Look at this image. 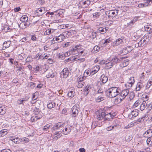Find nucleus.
<instances>
[{"mask_svg":"<svg viewBox=\"0 0 152 152\" xmlns=\"http://www.w3.org/2000/svg\"><path fill=\"white\" fill-rule=\"evenodd\" d=\"M120 99V98H116L115 100V103L116 104H118V103L121 102L123 100H121Z\"/></svg>","mask_w":152,"mask_h":152,"instance_id":"obj_56","label":"nucleus"},{"mask_svg":"<svg viewBox=\"0 0 152 152\" xmlns=\"http://www.w3.org/2000/svg\"><path fill=\"white\" fill-rule=\"evenodd\" d=\"M28 19V17L26 15H23L20 18V21L22 22H27Z\"/></svg>","mask_w":152,"mask_h":152,"instance_id":"obj_38","label":"nucleus"},{"mask_svg":"<svg viewBox=\"0 0 152 152\" xmlns=\"http://www.w3.org/2000/svg\"><path fill=\"white\" fill-rule=\"evenodd\" d=\"M14 142V143L16 144H18L21 142V140L18 137L16 138L13 137L11 139Z\"/></svg>","mask_w":152,"mask_h":152,"instance_id":"obj_27","label":"nucleus"},{"mask_svg":"<svg viewBox=\"0 0 152 152\" xmlns=\"http://www.w3.org/2000/svg\"><path fill=\"white\" fill-rule=\"evenodd\" d=\"M34 114L35 116L31 118V120L33 122L36 121L40 119L42 117V114L40 110L36 113Z\"/></svg>","mask_w":152,"mask_h":152,"instance_id":"obj_5","label":"nucleus"},{"mask_svg":"<svg viewBox=\"0 0 152 152\" xmlns=\"http://www.w3.org/2000/svg\"><path fill=\"white\" fill-rule=\"evenodd\" d=\"M129 93V90L128 89L122 90L121 91L119 92L118 95L121 96L120 99L123 100L126 96H128Z\"/></svg>","mask_w":152,"mask_h":152,"instance_id":"obj_4","label":"nucleus"},{"mask_svg":"<svg viewBox=\"0 0 152 152\" xmlns=\"http://www.w3.org/2000/svg\"><path fill=\"white\" fill-rule=\"evenodd\" d=\"M127 51L126 50L125 47L123 48V50L120 51L121 53H123L124 54H126L128 53L127 52H126Z\"/></svg>","mask_w":152,"mask_h":152,"instance_id":"obj_58","label":"nucleus"},{"mask_svg":"<svg viewBox=\"0 0 152 152\" xmlns=\"http://www.w3.org/2000/svg\"><path fill=\"white\" fill-rule=\"evenodd\" d=\"M90 3V0H82L80 1V4L83 8L88 7Z\"/></svg>","mask_w":152,"mask_h":152,"instance_id":"obj_8","label":"nucleus"},{"mask_svg":"<svg viewBox=\"0 0 152 152\" xmlns=\"http://www.w3.org/2000/svg\"><path fill=\"white\" fill-rule=\"evenodd\" d=\"M108 29L106 28H103V27H101L99 28L98 29V31L102 34L105 33Z\"/></svg>","mask_w":152,"mask_h":152,"instance_id":"obj_28","label":"nucleus"},{"mask_svg":"<svg viewBox=\"0 0 152 152\" xmlns=\"http://www.w3.org/2000/svg\"><path fill=\"white\" fill-rule=\"evenodd\" d=\"M146 43V40L144 39H141L138 43V47L144 46Z\"/></svg>","mask_w":152,"mask_h":152,"instance_id":"obj_32","label":"nucleus"},{"mask_svg":"<svg viewBox=\"0 0 152 152\" xmlns=\"http://www.w3.org/2000/svg\"><path fill=\"white\" fill-rule=\"evenodd\" d=\"M50 54H48L47 53H45L43 54L44 56V60L45 59H48V57L50 56Z\"/></svg>","mask_w":152,"mask_h":152,"instance_id":"obj_55","label":"nucleus"},{"mask_svg":"<svg viewBox=\"0 0 152 152\" xmlns=\"http://www.w3.org/2000/svg\"><path fill=\"white\" fill-rule=\"evenodd\" d=\"M126 48V50L127 51L128 53L131 52L132 50L133 49V48L131 46H127L125 47Z\"/></svg>","mask_w":152,"mask_h":152,"instance_id":"obj_46","label":"nucleus"},{"mask_svg":"<svg viewBox=\"0 0 152 152\" xmlns=\"http://www.w3.org/2000/svg\"><path fill=\"white\" fill-rule=\"evenodd\" d=\"M65 38V36L64 34H61L60 35L56 36L53 38L52 43H55L60 42L62 41Z\"/></svg>","mask_w":152,"mask_h":152,"instance_id":"obj_3","label":"nucleus"},{"mask_svg":"<svg viewBox=\"0 0 152 152\" xmlns=\"http://www.w3.org/2000/svg\"><path fill=\"white\" fill-rule=\"evenodd\" d=\"M91 88L89 86H87L84 90V94L87 95L89 92L90 91Z\"/></svg>","mask_w":152,"mask_h":152,"instance_id":"obj_26","label":"nucleus"},{"mask_svg":"<svg viewBox=\"0 0 152 152\" xmlns=\"http://www.w3.org/2000/svg\"><path fill=\"white\" fill-rule=\"evenodd\" d=\"M82 46L81 45H80V48L78 54L82 55V53H83V50H84L85 49L82 48Z\"/></svg>","mask_w":152,"mask_h":152,"instance_id":"obj_44","label":"nucleus"},{"mask_svg":"<svg viewBox=\"0 0 152 152\" xmlns=\"http://www.w3.org/2000/svg\"><path fill=\"white\" fill-rule=\"evenodd\" d=\"M98 90L97 91L96 94H103L105 91L104 89V87L103 86H101L100 87H99L98 88Z\"/></svg>","mask_w":152,"mask_h":152,"instance_id":"obj_23","label":"nucleus"},{"mask_svg":"<svg viewBox=\"0 0 152 152\" xmlns=\"http://www.w3.org/2000/svg\"><path fill=\"white\" fill-rule=\"evenodd\" d=\"M11 43V41H8L5 42L3 44V48H8L10 45Z\"/></svg>","mask_w":152,"mask_h":152,"instance_id":"obj_34","label":"nucleus"},{"mask_svg":"<svg viewBox=\"0 0 152 152\" xmlns=\"http://www.w3.org/2000/svg\"><path fill=\"white\" fill-rule=\"evenodd\" d=\"M115 129V128L114 127V126H113L112 125H111V126H108V127H107L106 128V129L107 131H110L113 129Z\"/></svg>","mask_w":152,"mask_h":152,"instance_id":"obj_57","label":"nucleus"},{"mask_svg":"<svg viewBox=\"0 0 152 152\" xmlns=\"http://www.w3.org/2000/svg\"><path fill=\"white\" fill-rule=\"evenodd\" d=\"M26 62H31L32 61V58L31 56H28L26 60Z\"/></svg>","mask_w":152,"mask_h":152,"instance_id":"obj_49","label":"nucleus"},{"mask_svg":"<svg viewBox=\"0 0 152 152\" xmlns=\"http://www.w3.org/2000/svg\"><path fill=\"white\" fill-rule=\"evenodd\" d=\"M64 126V123L59 122L56 124L54 126L53 129L55 130L58 129L60 131H62Z\"/></svg>","mask_w":152,"mask_h":152,"instance_id":"obj_7","label":"nucleus"},{"mask_svg":"<svg viewBox=\"0 0 152 152\" xmlns=\"http://www.w3.org/2000/svg\"><path fill=\"white\" fill-rule=\"evenodd\" d=\"M80 45H77L76 46L73 47L72 49L71 50L72 54H78L79 49L80 48Z\"/></svg>","mask_w":152,"mask_h":152,"instance_id":"obj_17","label":"nucleus"},{"mask_svg":"<svg viewBox=\"0 0 152 152\" xmlns=\"http://www.w3.org/2000/svg\"><path fill=\"white\" fill-rule=\"evenodd\" d=\"M100 49L99 47L97 45L95 46L92 50V51L94 52L96 51V52L99 51Z\"/></svg>","mask_w":152,"mask_h":152,"instance_id":"obj_50","label":"nucleus"},{"mask_svg":"<svg viewBox=\"0 0 152 152\" xmlns=\"http://www.w3.org/2000/svg\"><path fill=\"white\" fill-rule=\"evenodd\" d=\"M33 110V111L34 113V114H35L36 113H37L40 110L39 109V108H37L36 107H35Z\"/></svg>","mask_w":152,"mask_h":152,"instance_id":"obj_64","label":"nucleus"},{"mask_svg":"<svg viewBox=\"0 0 152 152\" xmlns=\"http://www.w3.org/2000/svg\"><path fill=\"white\" fill-rule=\"evenodd\" d=\"M121 60L119 59L117 56H115L114 57L109 58L106 61L105 67L107 69H108L112 68L114 65L116 64Z\"/></svg>","mask_w":152,"mask_h":152,"instance_id":"obj_2","label":"nucleus"},{"mask_svg":"<svg viewBox=\"0 0 152 152\" xmlns=\"http://www.w3.org/2000/svg\"><path fill=\"white\" fill-rule=\"evenodd\" d=\"M35 83H34L33 82L30 83L28 85L29 87H30L31 89L33 88L35 86Z\"/></svg>","mask_w":152,"mask_h":152,"instance_id":"obj_54","label":"nucleus"},{"mask_svg":"<svg viewBox=\"0 0 152 152\" xmlns=\"http://www.w3.org/2000/svg\"><path fill=\"white\" fill-rule=\"evenodd\" d=\"M101 13L100 12H96L94 13L93 16L94 18H97L100 15Z\"/></svg>","mask_w":152,"mask_h":152,"instance_id":"obj_51","label":"nucleus"},{"mask_svg":"<svg viewBox=\"0 0 152 152\" xmlns=\"http://www.w3.org/2000/svg\"><path fill=\"white\" fill-rule=\"evenodd\" d=\"M79 80L78 81V82L77 84V86L79 88H82L84 84V83L83 80V78H80L79 79Z\"/></svg>","mask_w":152,"mask_h":152,"instance_id":"obj_19","label":"nucleus"},{"mask_svg":"<svg viewBox=\"0 0 152 152\" xmlns=\"http://www.w3.org/2000/svg\"><path fill=\"white\" fill-rule=\"evenodd\" d=\"M72 128V126H64L62 131L63 134L65 135L67 134L70 132Z\"/></svg>","mask_w":152,"mask_h":152,"instance_id":"obj_6","label":"nucleus"},{"mask_svg":"<svg viewBox=\"0 0 152 152\" xmlns=\"http://www.w3.org/2000/svg\"><path fill=\"white\" fill-rule=\"evenodd\" d=\"M6 112V108L5 107H0V114L1 115L4 114Z\"/></svg>","mask_w":152,"mask_h":152,"instance_id":"obj_36","label":"nucleus"},{"mask_svg":"<svg viewBox=\"0 0 152 152\" xmlns=\"http://www.w3.org/2000/svg\"><path fill=\"white\" fill-rule=\"evenodd\" d=\"M129 61L128 59L124 60V61L120 64V66L121 67H125L127 66L129 64Z\"/></svg>","mask_w":152,"mask_h":152,"instance_id":"obj_31","label":"nucleus"},{"mask_svg":"<svg viewBox=\"0 0 152 152\" xmlns=\"http://www.w3.org/2000/svg\"><path fill=\"white\" fill-rule=\"evenodd\" d=\"M145 30L147 31H151L152 30V28L148 26H145Z\"/></svg>","mask_w":152,"mask_h":152,"instance_id":"obj_52","label":"nucleus"},{"mask_svg":"<svg viewBox=\"0 0 152 152\" xmlns=\"http://www.w3.org/2000/svg\"><path fill=\"white\" fill-rule=\"evenodd\" d=\"M150 92H149L148 93H145L143 94L142 96V98L144 99L145 100L144 101H147L149 99L150 97Z\"/></svg>","mask_w":152,"mask_h":152,"instance_id":"obj_21","label":"nucleus"},{"mask_svg":"<svg viewBox=\"0 0 152 152\" xmlns=\"http://www.w3.org/2000/svg\"><path fill=\"white\" fill-rule=\"evenodd\" d=\"M128 96H129V98H130V99H133L134 96V93L132 92H129L128 95Z\"/></svg>","mask_w":152,"mask_h":152,"instance_id":"obj_47","label":"nucleus"},{"mask_svg":"<svg viewBox=\"0 0 152 152\" xmlns=\"http://www.w3.org/2000/svg\"><path fill=\"white\" fill-rule=\"evenodd\" d=\"M116 113H115L111 112L107 114H105L104 117V121L107 120L110 121L111 118H113L116 115Z\"/></svg>","mask_w":152,"mask_h":152,"instance_id":"obj_12","label":"nucleus"},{"mask_svg":"<svg viewBox=\"0 0 152 152\" xmlns=\"http://www.w3.org/2000/svg\"><path fill=\"white\" fill-rule=\"evenodd\" d=\"M27 101V99H20L19 101L20 102L19 103V104H23L25 101Z\"/></svg>","mask_w":152,"mask_h":152,"instance_id":"obj_61","label":"nucleus"},{"mask_svg":"<svg viewBox=\"0 0 152 152\" xmlns=\"http://www.w3.org/2000/svg\"><path fill=\"white\" fill-rule=\"evenodd\" d=\"M11 150L9 149H5L0 151V152H11Z\"/></svg>","mask_w":152,"mask_h":152,"instance_id":"obj_60","label":"nucleus"},{"mask_svg":"<svg viewBox=\"0 0 152 152\" xmlns=\"http://www.w3.org/2000/svg\"><path fill=\"white\" fill-rule=\"evenodd\" d=\"M140 104V101L139 100H137L135 102L134 104L133 107V108H135L139 105Z\"/></svg>","mask_w":152,"mask_h":152,"instance_id":"obj_53","label":"nucleus"},{"mask_svg":"<svg viewBox=\"0 0 152 152\" xmlns=\"http://www.w3.org/2000/svg\"><path fill=\"white\" fill-rule=\"evenodd\" d=\"M134 123H135L134 121L131 122V123L128 124L127 126H126L125 127H124V129H129L131 127H133L134 125Z\"/></svg>","mask_w":152,"mask_h":152,"instance_id":"obj_42","label":"nucleus"},{"mask_svg":"<svg viewBox=\"0 0 152 152\" xmlns=\"http://www.w3.org/2000/svg\"><path fill=\"white\" fill-rule=\"evenodd\" d=\"M73 60H74V61H78L80 62H82L85 61V59L84 58H81L78 59L74 56L73 57Z\"/></svg>","mask_w":152,"mask_h":152,"instance_id":"obj_48","label":"nucleus"},{"mask_svg":"<svg viewBox=\"0 0 152 152\" xmlns=\"http://www.w3.org/2000/svg\"><path fill=\"white\" fill-rule=\"evenodd\" d=\"M105 115V113L104 112L102 111H99L97 114L96 118L98 120H102L103 119L104 121Z\"/></svg>","mask_w":152,"mask_h":152,"instance_id":"obj_9","label":"nucleus"},{"mask_svg":"<svg viewBox=\"0 0 152 152\" xmlns=\"http://www.w3.org/2000/svg\"><path fill=\"white\" fill-rule=\"evenodd\" d=\"M69 72L67 68H64L61 71L60 74L61 76L63 78H66L69 75Z\"/></svg>","mask_w":152,"mask_h":152,"instance_id":"obj_11","label":"nucleus"},{"mask_svg":"<svg viewBox=\"0 0 152 152\" xmlns=\"http://www.w3.org/2000/svg\"><path fill=\"white\" fill-rule=\"evenodd\" d=\"M135 21H134V20H131L130 22L127 23V26H132V25L134 24Z\"/></svg>","mask_w":152,"mask_h":152,"instance_id":"obj_63","label":"nucleus"},{"mask_svg":"<svg viewBox=\"0 0 152 152\" xmlns=\"http://www.w3.org/2000/svg\"><path fill=\"white\" fill-rule=\"evenodd\" d=\"M138 110H134L128 115L129 118L131 119L132 118L136 117L138 115Z\"/></svg>","mask_w":152,"mask_h":152,"instance_id":"obj_14","label":"nucleus"},{"mask_svg":"<svg viewBox=\"0 0 152 152\" xmlns=\"http://www.w3.org/2000/svg\"><path fill=\"white\" fill-rule=\"evenodd\" d=\"M120 91V89L116 87H113L108 89L105 91L107 96L110 98L115 97L119 94Z\"/></svg>","mask_w":152,"mask_h":152,"instance_id":"obj_1","label":"nucleus"},{"mask_svg":"<svg viewBox=\"0 0 152 152\" xmlns=\"http://www.w3.org/2000/svg\"><path fill=\"white\" fill-rule=\"evenodd\" d=\"M100 80L102 83H105L108 81V77L107 76H105L104 74H103L100 77Z\"/></svg>","mask_w":152,"mask_h":152,"instance_id":"obj_22","label":"nucleus"},{"mask_svg":"<svg viewBox=\"0 0 152 152\" xmlns=\"http://www.w3.org/2000/svg\"><path fill=\"white\" fill-rule=\"evenodd\" d=\"M110 15L111 16V17L115 16L117 15L118 12V10H110Z\"/></svg>","mask_w":152,"mask_h":152,"instance_id":"obj_24","label":"nucleus"},{"mask_svg":"<svg viewBox=\"0 0 152 152\" xmlns=\"http://www.w3.org/2000/svg\"><path fill=\"white\" fill-rule=\"evenodd\" d=\"M123 38L121 37L116 39L113 43V46H117L121 44L123 42Z\"/></svg>","mask_w":152,"mask_h":152,"instance_id":"obj_16","label":"nucleus"},{"mask_svg":"<svg viewBox=\"0 0 152 152\" xmlns=\"http://www.w3.org/2000/svg\"><path fill=\"white\" fill-rule=\"evenodd\" d=\"M148 4H146L145 3H140L138 5V7L139 8H142L143 7L148 6Z\"/></svg>","mask_w":152,"mask_h":152,"instance_id":"obj_45","label":"nucleus"},{"mask_svg":"<svg viewBox=\"0 0 152 152\" xmlns=\"http://www.w3.org/2000/svg\"><path fill=\"white\" fill-rule=\"evenodd\" d=\"M8 132L7 129H4L1 130L0 131V137H4L7 134Z\"/></svg>","mask_w":152,"mask_h":152,"instance_id":"obj_30","label":"nucleus"},{"mask_svg":"<svg viewBox=\"0 0 152 152\" xmlns=\"http://www.w3.org/2000/svg\"><path fill=\"white\" fill-rule=\"evenodd\" d=\"M71 53H72V52L71 50L70 51L66 52L64 54L63 53L60 55L59 57L62 58H64L65 56H69Z\"/></svg>","mask_w":152,"mask_h":152,"instance_id":"obj_25","label":"nucleus"},{"mask_svg":"<svg viewBox=\"0 0 152 152\" xmlns=\"http://www.w3.org/2000/svg\"><path fill=\"white\" fill-rule=\"evenodd\" d=\"M78 107L75 106H74L72 108V113L71 116L72 117H76L78 115L79 113Z\"/></svg>","mask_w":152,"mask_h":152,"instance_id":"obj_10","label":"nucleus"},{"mask_svg":"<svg viewBox=\"0 0 152 152\" xmlns=\"http://www.w3.org/2000/svg\"><path fill=\"white\" fill-rule=\"evenodd\" d=\"M130 79L131 80H132V81L131 82L129 81L128 83L125 84L126 86L128 88H130L131 87L132 85L134 82V77H131Z\"/></svg>","mask_w":152,"mask_h":152,"instance_id":"obj_20","label":"nucleus"},{"mask_svg":"<svg viewBox=\"0 0 152 152\" xmlns=\"http://www.w3.org/2000/svg\"><path fill=\"white\" fill-rule=\"evenodd\" d=\"M75 95V92L73 90L69 91L68 94L69 97L71 98L73 97Z\"/></svg>","mask_w":152,"mask_h":152,"instance_id":"obj_39","label":"nucleus"},{"mask_svg":"<svg viewBox=\"0 0 152 152\" xmlns=\"http://www.w3.org/2000/svg\"><path fill=\"white\" fill-rule=\"evenodd\" d=\"M104 96V95H103V94H102V95L101 96H99L96 99V101L98 102H99L103 100L104 99V97L103 96Z\"/></svg>","mask_w":152,"mask_h":152,"instance_id":"obj_43","label":"nucleus"},{"mask_svg":"<svg viewBox=\"0 0 152 152\" xmlns=\"http://www.w3.org/2000/svg\"><path fill=\"white\" fill-rule=\"evenodd\" d=\"M143 87V84L140 82L138 83L137 85L136 90L137 91H139L142 89Z\"/></svg>","mask_w":152,"mask_h":152,"instance_id":"obj_29","label":"nucleus"},{"mask_svg":"<svg viewBox=\"0 0 152 152\" xmlns=\"http://www.w3.org/2000/svg\"><path fill=\"white\" fill-rule=\"evenodd\" d=\"M43 10L41 9H39L37 10V13L38 14H39V15H42L43 14V13H42Z\"/></svg>","mask_w":152,"mask_h":152,"instance_id":"obj_59","label":"nucleus"},{"mask_svg":"<svg viewBox=\"0 0 152 152\" xmlns=\"http://www.w3.org/2000/svg\"><path fill=\"white\" fill-rule=\"evenodd\" d=\"M119 125V123L117 119L115 120L113 122L112 126H114V127L115 128V129H117V127Z\"/></svg>","mask_w":152,"mask_h":152,"instance_id":"obj_37","label":"nucleus"},{"mask_svg":"<svg viewBox=\"0 0 152 152\" xmlns=\"http://www.w3.org/2000/svg\"><path fill=\"white\" fill-rule=\"evenodd\" d=\"M111 38H109L108 39H106L104 40V42H102L103 43V44L104 46H105L108 43H109L111 41Z\"/></svg>","mask_w":152,"mask_h":152,"instance_id":"obj_41","label":"nucleus"},{"mask_svg":"<svg viewBox=\"0 0 152 152\" xmlns=\"http://www.w3.org/2000/svg\"><path fill=\"white\" fill-rule=\"evenodd\" d=\"M47 62L50 64H52L53 63V61L51 58H49L48 59Z\"/></svg>","mask_w":152,"mask_h":152,"instance_id":"obj_62","label":"nucleus"},{"mask_svg":"<svg viewBox=\"0 0 152 152\" xmlns=\"http://www.w3.org/2000/svg\"><path fill=\"white\" fill-rule=\"evenodd\" d=\"M56 105V103L53 102H51L48 104L47 107L51 109L55 107Z\"/></svg>","mask_w":152,"mask_h":152,"instance_id":"obj_35","label":"nucleus"},{"mask_svg":"<svg viewBox=\"0 0 152 152\" xmlns=\"http://www.w3.org/2000/svg\"><path fill=\"white\" fill-rule=\"evenodd\" d=\"M147 103L146 101H143L141 104L140 109L141 110H144L145 108Z\"/></svg>","mask_w":152,"mask_h":152,"instance_id":"obj_33","label":"nucleus"},{"mask_svg":"<svg viewBox=\"0 0 152 152\" xmlns=\"http://www.w3.org/2000/svg\"><path fill=\"white\" fill-rule=\"evenodd\" d=\"M62 132L61 131L58 132H56L53 133V139L54 140H57L60 138L61 136V133Z\"/></svg>","mask_w":152,"mask_h":152,"instance_id":"obj_15","label":"nucleus"},{"mask_svg":"<svg viewBox=\"0 0 152 152\" xmlns=\"http://www.w3.org/2000/svg\"><path fill=\"white\" fill-rule=\"evenodd\" d=\"M152 84V78H151L148 82L147 85L146 86V88L148 89L151 86Z\"/></svg>","mask_w":152,"mask_h":152,"instance_id":"obj_40","label":"nucleus"},{"mask_svg":"<svg viewBox=\"0 0 152 152\" xmlns=\"http://www.w3.org/2000/svg\"><path fill=\"white\" fill-rule=\"evenodd\" d=\"M99 69L100 66H96L93 67L89 70L90 74L94 75L99 70Z\"/></svg>","mask_w":152,"mask_h":152,"instance_id":"obj_13","label":"nucleus"},{"mask_svg":"<svg viewBox=\"0 0 152 152\" xmlns=\"http://www.w3.org/2000/svg\"><path fill=\"white\" fill-rule=\"evenodd\" d=\"M52 128V125L51 124H48L45 125L43 128V130L44 132H49L50 129Z\"/></svg>","mask_w":152,"mask_h":152,"instance_id":"obj_18","label":"nucleus"}]
</instances>
